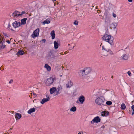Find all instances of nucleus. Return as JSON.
Wrapping results in <instances>:
<instances>
[{"label": "nucleus", "mask_w": 134, "mask_h": 134, "mask_svg": "<svg viewBox=\"0 0 134 134\" xmlns=\"http://www.w3.org/2000/svg\"><path fill=\"white\" fill-rule=\"evenodd\" d=\"M105 99L104 97L101 96L97 98L95 100V102L100 106L105 105Z\"/></svg>", "instance_id": "f257e3e1"}, {"label": "nucleus", "mask_w": 134, "mask_h": 134, "mask_svg": "<svg viewBox=\"0 0 134 134\" xmlns=\"http://www.w3.org/2000/svg\"><path fill=\"white\" fill-rule=\"evenodd\" d=\"M55 79L52 77L48 78L46 82V84L47 86H49L51 85L54 82Z\"/></svg>", "instance_id": "f03ea898"}, {"label": "nucleus", "mask_w": 134, "mask_h": 134, "mask_svg": "<svg viewBox=\"0 0 134 134\" xmlns=\"http://www.w3.org/2000/svg\"><path fill=\"white\" fill-rule=\"evenodd\" d=\"M55 57L53 51H51L48 52V55L47 56L48 59H50L52 58H54Z\"/></svg>", "instance_id": "7ed1b4c3"}, {"label": "nucleus", "mask_w": 134, "mask_h": 134, "mask_svg": "<svg viewBox=\"0 0 134 134\" xmlns=\"http://www.w3.org/2000/svg\"><path fill=\"white\" fill-rule=\"evenodd\" d=\"M100 121V119L98 116H97L95 117L94 119L91 121V124H93L94 122L98 123Z\"/></svg>", "instance_id": "20e7f679"}, {"label": "nucleus", "mask_w": 134, "mask_h": 134, "mask_svg": "<svg viewBox=\"0 0 134 134\" xmlns=\"http://www.w3.org/2000/svg\"><path fill=\"white\" fill-rule=\"evenodd\" d=\"M39 29H37L35 30L33 32V34H32L31 36L33 38L37 36L39 34Z\"/></svg>", "instance_id": "39448f33"}, {"label": "nucleus", "mask_w": 134, "mask_h": 134, "mask_svg": "<svg viewBox=\"0 0 134 134\" xmlns=\"http://www.w3.org/2000/svg\"><path fill=\"white\" fill-rule=\"evenodd\" d=\"M113 40L114 38L113 37L110 35V37L108 39L106 42H108L111 45L113 46L114 44Z\"/></svg>", "instance_id": "423d86ee"}, {"label": "nucleus", "mask_w": 134, "mask_h": 134, "mask_svg": "<svg viewBox=\"0 0 134 134\" xmlns=\"http://www.w3.org/2000/svg\"><path fill=\"white\" fill-rule=\"evenodd\" d=\"M109 54L111 55H113L114 54L113 51L110 49L107 51V53L104 52L103 53V55L104 56H107Z\"/></svg>", "instance_id": "0eeeda50"}, {"label": "nucleus", "mask_w": 134, "mask_h": 134, "mask_svg": "<svg viewBox=\"0 0 134 134\" xmlns=\"http://www.w3.org/2000/svg\"><path fill=\"white\" fill-rule=\"evenodd\" d=\"M78 73L79 76H80L82 77V78H83V76H85L86 75L83 69L79 70Z\"/></svg>", "instance_id": "6e6552de"}, {"label": "nucleus", "mask_w": 134, "mask_h": 134, "mask_svg": "<svg viewBox=\"0 0 134 134\" xmlns=\"http://www.w3.org/2000/svg\"><path fill=\"white\" fill-rule=\"evenodd\" d=\"M62 89V87L61 86L59 85L58 86V87L57 89L56 94H55V96L59 94L61 92Z\"/></svg>", "instance_id": "1a4fd4ad"}, {"label": "nucleus", "mask_w": 134, "mask_h": 134, "mask_svg": "<svg viewBox=\"0 0 134 134\" xmlns=\"http://www.w3.org/2000/svg\"><path fill=\"white\" fill-rule=\"evenodd\" d=\"M79 101L81 104H82L85 100V97L83 95H81L79 98Z\"/></svg>", "instance_id": "9d476101"}, {"label": "nucleus", "mask_w": 134, "mask_h": 134, "mask_svg": "<svg viewBox=\"0 0 134 134\" xmlns=\"http://www.w3.org/2000/svg\"><path fill=\"white\" fill-rule=\"evenodd\" d=\"M13 26L15 28H16L20 26V22H18L17 21H15L12 24Z\"/></svg>", "instance_id": "9b49d317"}, {"label": "nucleus", "mask_w": 134, "mask_h": 134, "mask_svg": "<svg viewBox=\"0 0 134 134\" xmlns=\"http://www.w3.org/2000/svg\"><path fill=\"white\" fill-rule=\"evenodd\" d=\"M20 12L16 10L12 13V16L14 17L15 16L17 17L20 16Z\"/></svg>", "instance_id": "f8f14e48"}, {"label": "nucleus", "mask_w": 134, "mask_h": 134, "mask_svg": "<svg viewBox=\"0 0 134 134\" xmlns=\"http://www.w3.org/2000/svg\"><path fill=\"white\" fill-rule=\"evenodd\" d=\"M110 35L105 34L102 37V39L103 40L106 42L108 39L110 37Z\"/></svg>", "instance_id": "ddd939ff"}, {"label": "nucleus", "mask_w": 134, "mask_h": 134, "mask_svg": "<svg viewBox=\"0 0 134 134\" xmlns=\"http://www.w3.org/2000/svg\"><path fill=\"white\" fill-rule=\"evenodd\" d=\"M47 98H43L41 102V103L43 104L44 103L49 100L50 98L48 96H46Z\"/></svg>", "instance_id": "4468645a"}, {"label": "nucleus", "mask_w": 134, "mask_h": 134, "mask_svg": "<svg viewBox=\"0 0 134 134\" xmlns=\"http://www.w3.org/2000/svg\"><path fill=\"white\" fill-rule=\"evenodd\" d=\"M86 75L88 74L91 71V70L89 68H85L83 69Z\"/></svg>", "instance_id": "2eb2a0df"}, {"label": "nucleus", "mask_w": 134, "mask_h": 134, "mask_svg": "<svg viewBox=\"0 0 134 134\" xmlns=\"http://www.w3.org/2000/svg\"><path fill=\"white\" fill-rule=\"evenodd\" d=\"M109 49L108 46L106 45L103 46H102V50L105 51V53H107V51H108Z\"/></svg>", "instance_id": "dca6fc26"}, {"label": "nucleus", "mask_w": 134, "mask_h": 134, "mask_svg": "<svg viewBox=\"0 0 134 134\" xmlns=\"http://www.w3.org/2000/svg\"><path fill=\"white\" fill-rule=\"evenodd\" d=\"M57 88L55 87H53L51 88L49 90L50 93L51 94H52L55 92H56Z\"/></svg>", "instance_id": "f3484780"}, {"label": "nucleus", "mask_w": 134, "mask_h": 134, "mask_svg": "<svg viewBox=\"0 0 134 134\" xmlns=\"http://www.w3.org/2000/svg\"><path fill=\"white\" fill-rule=\"evenodd\" d=\"M129 57V55L128 54H124L122 56V59L125 60H126L128 59Z\"/></svg>", "instance_id": "a211bd4d"}, {"label": "nucleus", "mask_w": 134, "mask_h": 134, "mask_svg": "<svg viewBox=\"0 0 134 134\" xmlns=\"http://www.w3.org/2000/svg\"><path fill=\"white\" fill-rule=\"evenodd\" d=\"M66 86L67 88H70L72 86V83L70 80L68 81V83L66 84Z\"/></svg>", "instance_id": "6ab92c4d"}, {"label": "nucleus", "mask_w": 134, "mask_h": 134, "mask_svg": "<svg viewBox=\"0 0 134 134\" xmlns=\"http://www.w3.org/2000/svg\"><path fill=\"white\" fill-rule=\"evenodd\" d=\"M21 117V115L19 113H16L15 115V117L16 120H17V119H19Z\"/></svg>", "instance_id": "aec40b11"}, {"label": "nucleus", "mask_w": 134, "mask_h": 134, "mask_svg": "<svg viewBox=\"0 0 134 134\" xmlns=\"http://www.w3.org/2000/svg\"><path fill=\"white\" fill-rule=\"evenodd\" d=\"M109 114V112L108 111H104L101 112V115L102 116H107Z\"/></svg>", "instance_id": "412c9836"}, {"label": "nucleus", "mask_w": 134, "mask_h": 134, "mask_svg": "<svg viewBox=\"0 0 134 134\" xmlns=\"http://www.w3.org/2000/svg\"><path fill=\"white\" fill-rule=\"evenodd\" d=\"M27 18H24L21 20V25H25L26 23V21L27 20Z\"/></svg>", "instance_id": "4be33fe9"}, {"label": "nucleus", "mask_w": 134, "mask_h": 134, "mask_svg": "<svg viewBox=\"0 0 134 134\" xmlns=\"http://www.w3.org/2000/svg\"><path fill=\"white\" fill-rule=\"evenodd\" d=\"M35 110L36 109L34 108H31L28 111L27 113L28 114H30L34 112L35 111Z\"/></svg>", "instance_id": "5701e85b"}, {"label": "nucleus", "mask_w": 134, "mask_h": 134, "mask_svg": "<svg viewBox=\"0 0 134 134\" xmlns=\"http://www.w3.org/2000/svg\"><path fill=\"white\" fill-rule=\"evenodd\" d=\"M51 35L52 36V39L53 40L54 39L55 37V35L54 30H53L51 32Z\"/></svg>", "instance_id": "b1692460"}, {"label": "nucleus", "mask_w": 134, "mask_h": 134, "mask_svg": "<svg viewBox=\"0 0 134 134\" xmlns=\"http://www.w3.org/2000/svg\"><path fill=\"white\" fill-rule=\"evenodd\" d=\"M85 77H86L84 78L85 79V81L87 82H89L91 81V79L88 76H84Z\"/></svg>", "instance_id": "393cba45"}, {"label": "nucleus", "mask_w": 134, "mask_h": 134, "mask_svg": "<svg viewBox=\"0 0 134 134\" xmlns=\"http://www.w3.org/2000/svg\"><path fill=\"white\" fill-rule=\"evenodd\" d=\"M44 67L46 68L47 70L48 71H50L51 70V67L48 65V64H45Z\"/></svg>", "instance_id": "a878e982"}, {"label": "nucleus", "mask_w": 134, "mask_h": 134, "mask_svg": "<svg viewBox=\"0 0 134 134\" xmlns=\"http://www.w3.org/2000/svg\"><path fill=\"white\" fill-rule=\"evenodd\" d=\"M54 47L55 49H57L58 47L59 44L56 41H55L54 42Z\"/></svg>", "instance_id": "bb28decb"}, {"label": "nucleus", "mask_w": 134, "mask_h": 134, "mask_svg": "<svg viewBox=\"0 0 134 134\" xmlns=\"http://www.w3.org/2000/svg\"><path fill=\"white\" fill-rule=\"evenodd\" d=\"M24 54V52L21 50L19 51L16 53V55H22Z\"/></svg>", "instance_id": "cd10ccee"}, {"label": "nucleus", "mask_w": 134, "mask_h": 134, "mask_svg": "<svg viewBox=\"0 0 134 134\" xmlns=\"http://www.w3.org/2000/svg\"><path fill=\"white\" fill-rule=\"evenodd\" d=\"M0 40V43L3 44L5 42V40L4 39V37L1 38Z\"/></svg>", "instance_id": "c85d7f7f"}, {"label": "nucleus", "mask_w": 134, "mask_h": 134, "mask_svg": "<svg viewBox=\"0 0 134 134\" xmlns=\"http://www.w3.org/2000/svg\"><path fill=\"white\" fill-rule=\"evenodd\" d=\"M76 110V108L75 107H72L70 109V111H71L75 112Z\"/></svg>", "instance_id": "c756f323"}, {"label": "nucleus", "mask_w": 134, "mask_h": 134, "mask_svg": "<svg viewBox=\"0 0 134 134\" xmlns=\"http://www.w3.org/2000/svg\"><path fill=\"white\" fill-rule=\"evenodd\" d=\"M126 107L124 103H122L121 107V108L122 110H124L126 108Z\"/></svg>", "instance_id": "7c9ffc66"}, {"label": "nucleus", "mask_w": 134, "mask_h": 134, "mask_svg": "<svg viewBox=\"0 0 134 134\" xmlns=\"http://www.w3.org/2000/svg\"><path fill=\"white\" fill-rule=\"evenodd\" d=\"M50 23V21L46 19V20H44L43 21V23L42 24H49Z\"/></svg>", "instance_id": "2f4dec72"}, {"label": "nucleus", "mask_w": 134, "mask_h": 134, "mask_svg": "<svg viewBox=\"0 0 134 134\" xmlns=\"http://www.w3.org/2000/svg\"><path fill=\"white\" fill-rule=\"evenodd\" d=\"M106 104L107 105H110L112 104V102L111 101H108L106 102Z\"/></svg>", "instance_id": "473e14b6"}, {"label": "nucleus", "mask_w": 134, "mask_h": 134, "mask_svg": "<svg viewBox=\"0 0 134 134\" xmlns=\"http://www.w3.org/2000/svg\"><path fill=\"white\" fill-rule=\"evenodd\" d=\"M6 46L5 45L2 44L0 46V50L3 49Z\"/></svg>", "instance_id": "72a5a7b5"}, {"label": "nucleus", "mask_w": 134, "mask_h": 134, "mask_svg": "<svg viewBox=\"0 0 134 134\" xmlns=\"http://www.w3.org/2000/svg\"><path fill=\"white\" fill-rule=\"evenodd\" d=\"M112 24L113 25L114 27V28H115L116 27V26L117 25V24L116 23H113Z\"/></svg>", "instance_id": "f704fd0d"}, {"label": "nucleus", "mask_w": 134, "mask_h": 134, "mask_svg": "<svg viewBox=\"0 0 134 134\" xmlns=\"http://www.w3.org/2000/svg\"><path fill=\"white\" fill-rule=\"evenodd\" d=\"M79 22L77 20H75L74 23V25H78Z\"/></svg>", "instance_id": "c9c22d12"}, {"label": "nucleus", "mask_w": 134, "mask_h": 134, "mask_svg": "<svg viewBox=\"0 0 134 134\" xmlns=\"http://www.w3.org/2000/svg\"><path fill=\"white\" fill-rule=\"evenodd\" d=\"M25 13V12L24 11H23L21 12V14H20V16L22 15L23 14H24Z\"/></svg>", "instance_id": "e433bc0d"}, {"label": "nucleus", "mask_w": 134, "mask_h": 134, "mask_svg": "<svg viewBox=\"0 0 134 134\" xmlns=\"http://www.w3.org/2000/svg\"><path fill=\"white\" fill-rule=\"evenodd\" d=\"M127 73L129 76H131V72L130 71H128Z\"/></svg>", "instance_id": "4c0bfd02"}, {"label": "nucleus", "mask_w": 134, "mask_h": 134, "mask_svg": "<svg viewBox=\"0 0 134 134\" xmlns=\"http://www.w3.org/2000/svg\"><path fill=\"white\" fill-rule=\"evenodd\" d=\"M31 94H33V95H34L35 97H36L37 96V95L34 92H33L31 93Z\"/></svg>", "instance_id": "58836bf2"}, {"label": "nucleus", "mask_w": 134, "mask_h": 134, "mask_svg": "<svg viewBox=\"0 0 134 134\" xmlns=\"http://www.w3.org/2000/svg\"><path fill=\"white\" fill-rule=\"evenodd\" d=\"M13 82V80L12 79L11 80L9 81V84H11Z\"/></svg>", "instance_id": "ea45409f"}, {"label": "nucleus", "mask_w": 134, "mask_h": 134, "mask_svg": "<svg viewBox=\"0 0 134 134\" xmlns=\"http://www.w3.org/2000/svg\"><path fill=\"white\" fill-rule=\"evenodd\" d=\"M60 55H63L64 54H63V53H59L58 54V56H60Z\"/></svg>", "instance_id": "a19ab883"}, {"label": "nucleus", "mask_w": 134, "mask_h": 134, "mask_svg": "<svg viewBox=\"0 0 134 134\" xmlns=\"http://www.w3.org/2000/svg\"><path fill=\"white\" fill-rule=\"evenodd\" d=\"M131 108L132 109L133 111H134V105H133L131 107Z\"/></svg>", "instance_id": "79ce46f5"}, {"label": "nucleus", "mask_w": 134, "mask_h": 134, "mask_svg": "<svg viewBox=\"0 0 134 134\" xmlns=\"http://www.w3.org/2000/svg\"><path fill=\"white\" fill-rule=\"evenodd\" d=\"M113 16L115 18L116 17V15L114 13H113Z\"/></svg>", "instance_id": "37998d69"}, {"label": "nucleus", "mask_w": 134, "mask_h": 134, "mask_svg": "<svg viewBox=\"0 0 134 134\" xmlns=\"http://www.w3.org/2000/svg\"><path fill=\"white\" fill-rule=\"evenodd\" d=\"M74 46H73V47H70L69 48V49L70 50H71L72 49H73L74 48Z\"/></svg>", "instance_id": "c03bdc74"}, {"label": "nucleus", "mask_w": 134, "mask_h": 134, "mask_svg": "<svg viewBox=\"0 0 134 134\" xmlns=\"http://www.w3.org/2000/svg\"><path fill=\"white\" fill-rule=\"evenodd\" d=\"M3 35L5 36V37H8V36L5 33H3Z\"/></svg>", "instance_id": "a18cd8bd"}, {"label": "nucleus", "mask_w": 134, "mask_h": 134, "mask_svg": "<svg viewBox=\"0 0 134 134\" xmlns=\"http://www.w3.org/2000/svg\"><path fill=\"white\" fill-rule=\"evenodd\" d=\"M42 40L43 41L44 43H45L46 41V40L45 39H43Z\"/></svg>", "instance_id": "49530a36"}, {"label": "nucleus", "mask_w": 134, "mask_h": 134, "mask_svg": "<svg viewBox=\"0 0 134 134\" xmlns=\"http://www.w3.org/2000/svg\"><path fill=\"white\" fill-rule=\"evenodd\" d=\"M6 42H7L9 44L10 43V41L9 40H8L6 41Z\"/></svg>", "instance_id": "de8ad7c7"}, {"label": "nucleus", "mask_w": 134, "mask_h": 134, "mask_svg": "<svg viewBox=\"0 0 134 134\" xmlns=\"http://www.w3.org/2000/svg\"><path fill=\"white\" fill-rule=\"evenodd\" d=\"M104 128H105V126L104 125L102 126L101 127V128H102V129H104Z\"/></svg>", "instance_id": "09e8293b"}, {"label": "nucleus", "mask_w": 134, "mask_h": 134, "mask_svg": "<svg viewBox=\"0 0 134 134\" xmlns=\"http://www.w3.org/2000/svg\"><path fill=\"white\" fill-rule=\"evenodd\" d=\"M83 134V132H79L78 134Z\"/></svg>", "instance_id": "8fccbe9b"}, {"label": "nucleus", "mask_w": 134, "mask_h": 134, "mask_svg": "<svg viewBox=\"0 0 134 134\" xmlns=\"http://www.w3.org/2000/svg\"><path fill=\"white\" fill-rule=\"evenodd\" d=\"M128 1L129 2H132V0H128Z\"/></svg>", "instance_id": "3c124183"}, {"label": "nucleus", "mask_w": 134, "mask_h": 134, "mask_svg": "<svg viewBox=\"0 0 134 134\" xmlns=\"http://www.w3.org/2000/svg\"><path fill=\"white\" fill-rule=\"evenodd\" d=\"M10 27V24H9L8 26V27L9 28Z\"/></svg>", "instance_id": "603ef678"}, {"label": "nucleus", "mask_w": 134, "mask_h": 134, "mask_svg": "<svg viewBox=\"0 0 134 134\" xmlns=\"http://www.w3.org/2000/svg\"><path fill=\"white\" fill-rule=\"evenodd\" d=\"M134 114V111H133L132 112V115H133V114Z\"/></svg>", "instance_id": "864d4df0"}, {"label": "nucleus", "mask_w": 134, "mask_h": 134, "mask_svg": "<svg viewBox=\"0 0 134 134\" xmlns=\"http://www.w3.org/2000/svg\"><path fill=\"white\" fill-rule=\"evenodd\" d=\"M111 78H113V76H111Z\"/></svg>", "instance_id": "5fc2aeb1"}, {"label": "nucleus", "mask_w": 134, "mask_h": 134, "mask_svg": "<svg viewBox=\"0 0 134 134\" xmlns=\"http://www.w3.org/2000/svg\"><path fill=\"white\" fill-rule=\"evenodd\" d=\"M11 30L12 31H14V30L13 29H11Z\"/></svg>", "instance_id": "6e6d98bb"}, {"label": "nucleus", "mask_w": 134, "mask_h": 134, "mask_svg": "<svg viewBox=\"0 0 134 134\" xmlns=\"http://www.w3.org/2000/svg\"><path fill=\"white\" fill-rule=\"evenodd\" d=\"M13 39L12 38H11L10 39V41H11V40H12Z\"/></svg>", "instance_id": "4d7b16f0"}, {"label": "nucleus", "mask_w": 134, "mask_h": 134, "mask_svg": "<svg viewBox=\"0 0 134 134\" xmlns=\"http://www.w3.org/2000/svg\"><path fill=\"white\" fill-rule=\"evenodd\" d=\"M54 2L56 0H52Z\"/></svg>", "instance_id": "13d9d810"}, {"label": "nucleus", "mask_w": 134, "mask_h": 134, "mask_svg": "<svg viewBox=\"0 0 134 134\" xmlns=\"http://www.w3.org/2000/svg\"><path fill=\"white\" fill-rule=\"evenodd\" d=\"M10 130H12V129H12V128L11 127V128H10Z\"/></svg>", "instance_id": "bf43d9fd"}, {"label": "nucleus", "mask_w": 134, "mask_h": 134, "mask_svg": "<svg viewBox=\"0 0 134 134\" xmlns=\"http://www.w3.org/2000/svg\"><path fill=\"white\" fill-rule=\"evenodd\" d=\"M70 45V44H68V46H69V45Z\"/></svg>", "instance_id": "052dcab7"}, {"label": "nucleus", "mask_w": 134, "mask_h": 134, "mask_svg": "<svg viewBox=\"0 0 134 134\" xmlns=\"http://www.w3.org/2000/svg\"><path fill=\"white\" fill-rule=\"evenodd\" d=\"M98 8V7H96V9H97Z\"/></svg>", "instance_id": "680f3d73"}, {"label": "nucleus", "mask_w": 134, "mask_h": 134, "mask_svg": "<svg viewBox=\"0 0 134 134\" xmlns=\"http://www.w3.org/2000/svg\"><path fill=\"white\" fill-rule=\"evenodd\" d=\"M72 44H71V46H72Z\"/></svg>", "instance_id": "e2e57ef3"}, {"label": "nucleus", "mask_w": 134, "mask_h": 134, "mask_svg": "<svg viewBox=\"0 0 134 134\" xmlns=\"http://www.w3.org/2000/svg\"><path fill=\"white\" fill-rule=\"evenodd\" d=\"M64 54H66V53H65V52H64Z\"/></svg>", "instance_id": "0e129e2a"}]
</instances>
